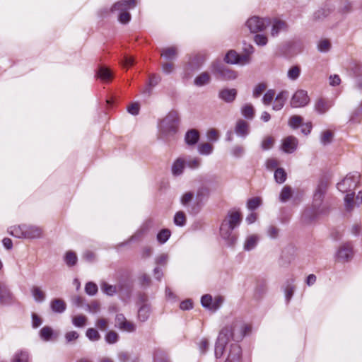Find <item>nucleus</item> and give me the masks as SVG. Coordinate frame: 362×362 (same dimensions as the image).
I'll return each mask as SVG.
<instances>
[{"instance_id": "f257e3e1", "label": "nucleus", "mask_w": 362, "mask_h": 362, "mask_svg": "<svg viewBox=\"0 0 362 362\" xmlns=\"http://www.w3.org/2000/svg\"><path fill=\"white\" fill-rule=\"evenodd\" d=\"M250 330V326L241 320H235L231 324L224 327L219 332L215 344V357L220 358L223 356L226 346L230 339L241 341Z\"/></svg>"}, {"instance_id": "f03ea898", "label": "nucleus", "mask_w": 362, "mask_h": 362, "mask_svg": "<svg viewBox=\"0 0 362 362\" xmlns=\"http://www.w3.org/2000/svg\"><path fill=\"white\" fill-rule=\"evenodd\" d=\"M241 221V214L237 209L228 211L222 221L219 228V233L221 238L225 240L228 245L232 246L236 243L238 235L234 230L240 225Z\"/></svg>"}, {"instance_id": "7ed1b4c3", "label": "nucleus", "mask_w": 362, "mask_h": 362, "mask_svg": "<svg viewBox=\"0 0 362 362\" xmlns=\"http://www.w3.org/2000/svg\"><path fill=\"white\" fill-rule=\"evenodd\" d=\"M327 183L320 182L313 195V217L316 218L321 216L327 215L330 209L328 202H324L325 194L327 192Z\"/></svg>"}, {"instance_id": "20e7f679", "label": "nucleus", "mask_w": 362, "mask_h": 362, "mask_svg": "<svg viewBox=\"0 0 362 362\" xmlns=\"http://www.w3.org/2000/svg\"><path fill=\"white\" fill-rule=\"evenodd\" d=\"M180 117L177 112L170 111L160 122L158 129L164 138L175 135L178 129Z\"/></svg>"}, {"instance_id": "39448f33", "label": "nucleus", "mask_w": 362, "mask_h": 362, "mask_svg": "<svg viewBox=\"0 0 362 362\" xmlns=\"http://www.w3.org/2000/svg\"><path fill=\"white\" fill-rule=\"evenodd\" d=\"M136 6L135 0H122L115 3L111 8L112 13H118L119 21L122 23H127L131 20V15L127 11Z\"/></svg>"}, {"instance_id": "423d86ee", "label": "nucleus", "mask_w": 362, "mask_h": 362, "mask_svg": "<svg viewBox=\"0 0 362 362\" xmlns=\"http://www.w3.org/2000/svg\"><path fill=\"white\" fill-rule=\"evenodd\" d=\"M359 181L360 174L358 172L349 173L337 183V189L342 193L352 192L357 187Z\"/></svg>"}, {"instance_id": "0eeeda50", "label": "nucleus", "mask_w": 362, "mask_h": 362, "mask_svg": "<svg viewBox=\"0 0 362 362\" xmlns=\"http://www.w3.org/2000/svg\"><path fill=\"white\" fill-rule=\"evenodd\" d=\"M212 72L217 75L218 78L224 81L235 80L238 77V73L232 69L226 68L223 64L218 62H214L211 64Z\"/></svg>"}, {"instance_id": "6e6552de", "label": "nucleus", "mask_w": 362, "mask_h": 362, "mask_svg": "<svg viewBox=\"0 0 362 362\" xmlns=\"http://www.w3.org/2000/svg\"><path fill=\"white\" fill-rule=\"evenodd\" d=\"M270 24V19L252 16L246 21V26L252 33L264 31Z\"/></svg>"}, {"instance_id": "1a4fd4ad", "label": "nucleus", "mask_w": 362, "mask_h": 362, "mask_svg": "<svg viewBox=\"0 0 362 362\" xmlns=\"http://www.w3.org/2000/svg\"><path fill=\"white\" fill-rule=\"evenodd\" d=\"M223 302L224 298L221 296H216L213 298L210 294H205L201 298L202 305L212 312L218 310Z\"/></svg>"}, {"instance_id": "9d476101", "label": "nucleus", "mask_w": 362, "mask_h": 362, "mask_svg": "<svg viewBox=\"0 0 362 362\" xmlns=\"http://www.w3.org/2000/svg\"><path fill=\"white\" fill-rule=\"evenodd\" d=\"M224 61L227 64L244 66L250 64L251 59L247 55H240L235 50H230L226 53Z\"/></svg>"}, {"instance_id": "9b49d317", "label": "nucleus", "mask_w": 362, "mask_h": 362, "mask_svg": "<svg viewBox=\"0 0 362 362\" xmlns=\"http://www.w3.org/2000/svg\"><path fill=\"white\" fill-rule=\"evenodd\" d=\"M207 55L206 53L199 52L194 54L189 58L186 67V71L189 75L191 72L198 70L206 60Z\"/></svg>"}, {"instance_id": "f8f14e48", "label": "nucleus", "mask_w": 362, "mask_h": 362, "mask_svg": "<svg viewBox=\"0 0 362 362\" xmlns=\"http://www.w3.org/2000/svg\"><path fill=\"white\" fill-rule=\"evenodd\" d=\"M310 103L308 92L305 90H298L292 96L291 106L294 108L303 107Z\"/></svg>"}, {"instance_id": "ddd939ff", "label": "nucleus", "mask_w": 362, "mask_h": 362, "mask_svg": "<svg viewBox=\"0 0 362 362\" xmlns=\"http://www.w3.org/2000/svg\"><path fill=\"white\" fill-rule=\"evenodd\" d=\"M148 298L145 295H141L139 298L140 307L138 310V319L141 322H146L151 313V305L147 303Z\"/></svg>"}, {"instance_id": "4468645a", "label": "nucleus", "mask_w": 362, "mask_h": 362, "mask_svg": "<svg viewBox=\"0 0 362 362\" xmlns=\"http://www.w3.org/2000/svg\"><path fill=\"white\" fill-rule=\"evenodd\" d=\"M354 256L353 246L351 243H344L338 249L335 257L337 261L346 262L350 261Z\"/></svg>"}, {"instance_id": "2eb2a0df", "label": "nucleus", "mask_w": 362, "mask_h": 362, "mask_svg": "<svg viewBox=\"0 0 362 362\" xmlns=\"http://www.w3.org/2000/svg\"><path fill=\"white\" fill-rule=\"evenodd\" d=\"M362 204V191H359L354 201V193H348L344 197V206L347 211H351L355 206Z\"/></svg>"}, {"instance_id": "dca6fc26", "label": "nucleus", "mask_w": 362, "mask_h": 362, "mask_svg": "<svg viewBox=\"0 0 362 362\" xmlns=\"http://www.w3.org/2000/svg\"><path fill=\"white\" fill-rule=\"evenodd\" d=\"M193 198L194 194L191 192H188L181 197L180 202L181 204L187 209L189 213L196 214L200 211L201 206L199 204H197L194 206L190 205Z\"/></svg>"}, {"instance_id": "f3484780", "label": "nucleus", "mask_w": 362, "mask_h": 362, "mask_svg": "<svg viewBox=\"0 0 362 362\" xmlns=\"http://www.w3.org/2000/svg\"><path fill=\"white\" fill-rule=\"evenodd\" d=\"M242 349L238 344H231L224 362H240Z\"/></svg>"}, {"instance_id": "a211bd4d", "label": "nucleus", "mask_w": 362, "mask_h": 362, "mask_svg": "<svg viewBox=\"0 0 362 362\" xmlns=\"http://www.w3.org/2000/svg\"><path fill=\"white\" fill-rule=\"evenodd\" d=\"M271 32L270 34L272 37H276L281 32H285L288 30V25L286 21L279 19L274 18L272 21L270 20Z\"/></svg>"}, {"instance_id": "6ab92c4d", "label": "nucleus", "mask_w": 362, "mask_h": 362, "mask_svg": "<svg viewBox=\"0 0 362 362\" xmlns=\"http://www.w3.org/2000/svg\"><path fill=\"white\" fill-rule=\"evenodd\" d=\"M43 230L42 228L35 225L25 224V238L27 239H37L42 236Z\"/></svg>"}, {"instance_id": "aec40b11", "label": "nucleus", "mask_w": 362, "mask_h": 362, "mask_svg": "<svg viewBox=\"0 0 362 362\" xmlns=\"http://www.w3.org/2000/svg\"><path fill=\"white\" fill-rule=\"evenodd\" d=\"M13 302V294L8 287L0 282V305H7Z\"/></svg>"}, {"instance_id": "412c9836", "label": "nucleus", "mask_w": 362, "mask_h": 362, "mask_svg": "<svg viewBox=\"0 0 362 362\" xmlns=\"http://www.w3.org/2000/svg\"><path fill=\"white\" fill-rule=\"evenodd\" d=\"M333 106V103L330 100L324 98L317 99L314 105L315 111L319 115H324Z\"/></svg>"}, {"instance_id": "4be33fe9", "label": "nucleus", "mask_w": 362, "mask_h": 362, "mask_svg": "<svg viewBox=\"0 0 362 362\" xmlns=\"http://www.w3.org/2000/svg\"><path fill=\"white\" fill-rule=\"evenodd\" d=\"M298 144V139L296 137L289 136L283 140L281 149L285 153H292L296 150Z\"/></svg>"}, {"instance_id": "5701e85b", "label": "nucleus", "mask_w": 362, "mask_h": 362, "mask_svg": "<svg viewBox=\"0 0 362 362\" xmlns=\"http://www.w3.org/2000/svg\"><path fill=\"white\" fill-rule=\"evenodd\" d=\"M186 157L180 156L177 158L172 165V173L175 176H179L183 173L186 166Z\"/></svg>"}, {"instance_id": "b1692460", "label": "nucleus", "mask_w": 362, "mask_h": 362, "mask_svg": "<svg viewBox=\"0 0 362 362\" xmlns=\"http://www.w3.org/2000/svg\"><path fill=\"white\" fill-rule=\"evenodd\" d=\"M199 137V132L195 129H192L185 133V142L189 146H194L198 143Z\"/></svg>"}, {"instance_id": "393cba45", "label": "nucleus", "mask_w": 362, "mask_h": 362, "mask_svg": "<svg viewBox=\"0 0 362 362\" xmlns=\"http://www.w3.org/2000/svg\"><path fill=\"white\" fill-rule=\"evenodd\" d=\"M259 239V236L257 234H252L247 236L243 244L244 250L251 251L254 250L257 247Z\"/></svg>"}, {"instance_id": "a878e982", "label": "nucleus", "mask_w": 362, "mask_h": 362, "mask_svg": "<svg viewBox=\"0 0 362 362\" xmlns=\"http://www.w3.org/2000/svg\"><path fill=\"white\" fill-rule=\"evenodd\" d=\"M218 96L226 103H232L237 96V90L235 88H225L219 92Z\"/></svg>"}, {"instance_id": "bb28decb", "label": "nucleus", "mask_w": 362, "mask_h": 362, "mask_svg": "<svg viewBox=\"0 0 362 362\" xmlns=\"http://www.w3.org/2000/svg\"><path fill=\"white\" fill-rule=\"evenodd\" d=\"M235 132L240 137H246L250 132L249 124L245 121L239 119L236 123Z\"/></svg>"}, {"instance_id": "cd10ccee", "label": "nucleus", "mask_w": 362, "mask_h": 362, "mask_svg": "<svg viewBox=\"0 0 362 362\" xmlns=\"http://www.w3.org/2000/svg\"><path fill=\"white\" fill-rule=\"evenodd\" d=\"M288 97L286 91L279 93L275 98L273 110L278 111L282 109Z\"/></svg>"}, {"instance_id": "c85d7f7f", "label": "nucleus", "mask_w": 362, "mask_h": 362, "mask_svg": "<svg viewBox=\"0 0 362 362\" xmlns=\"http://www.w3.org/2000/svg\"><path fill=\"white\" fill-rule=\"evenodd\" d=\"M160 54L165 59L173 60L177 58V49L174 46L163 48L160 50Z\"/></svg>"}, {"instance_id": "c756f323", "label": "nucleus", "mask_w": 362, "mask_h": 362, "mask_svg": "<svg viewBox=\"0 0 362 362\" xmlns=\"http://www.w3.org/2000/svg\"><path fill=\"white\" fill-rule=\"evenodd\" d=\"M50 308L52 310L57 313H62L66 308L65 302L59 298L54 299L50 303Z\"/></svg>"}, {"instance_id": "7c9ffc66", "label": "nucleus", "mask_w": 362, "mask_h": 362, "mask_svg": "<svg viewBox=\"0 0 362 362\" xmlns=\"http://www.w3.org/2000/svg\"><path fill=\"white\" fill-rule=\"evenodd\" d=\"M294 279H291L286 281L284 285V294L285 299L287 303H288L293 296V293L295 291V286L293 285Z\"/></svg>"}, {"instance_id": "2f4dec72", "label": "nucleus", "mask_w": 362, "mask_h": 362, "mask_svg": "<svg viewBox=\"0 0 362 362\" xmlns=\"http://www.w3.org/2000/svg\"><path fill=\"white\" fill-rule=\"evenodd\" d=\"M332 11L333 8L331 6H325L316 11L313 14V18L315 20H322L329 16Z\"/></svg>"}, {"instance_id": "473e14b6", "label": "nucleus", "mask_w": 362, "mask_h": 362, "mask_svg": "<svg viewBox=\"0 0 362 362\" xmlns=\"http://www.w3.org/2000/svg\"><path fill=\"white\" fill-rule=\"evenodd\" d=\"M25 224L13 226L9 228L8 233L17 238H25Z\"/></svg>"}, {"instance_id": "72a5a7b5", "label": "nucleus", "mask_w": 362, "mask_h": 362, "mask_svg": "<svg viewBox=\"0 0 362 362\" xmlns=\"http://www.w3.org/2000/svg\"><path fill=\"white\" fill-rule=\"evenodd\" d=\"M211 77L209 73L202 72L194 78V85L199 87L208 84L210 82Z\"/></svg>"}, {"instance_id": "f704fd0d", "label": "nucleus", "mask_w": 362, "mask_h": 362, "mask_svg": "<svg viewBox=\"0 0 362 362\" xmlns=\"http://www.w3.org/2000/svg\"><path fill=\"white\" fill-rule=\"evenodd\" d=\"M351 75L353 77L358 78L362 76V64L358 62H351L349 66Z\"/></svg>"}, {"instance_id": "c9c22d12", "label": "nucleus", "mask_w": 362, "mask_h": 362, "mask_svg": "<svg viewBox=\"0 0 362 362\" xmlns=\"http://www.w3.org/2000/svg\"><path fill=\"white\" fill-rule=\"evenodd\" d=\"M148 229V225L147 223L143 225L133 235L130 237L129 240L127 242L123 243L120 245H124L129 243V242L140 239L144 235V233H146Z\"/></svg>"}, {"instance_id": "e433bc0d", "label": "nucleus", "mask_w": 362, "mask_h": 362, "mask_svg": "<svg viewBox=\"0 0 362 362\" xmlns=\"http://www.w3.org/2000/svg\"><path fill=\"white\" fill-rule=\"evenodd\" d=\"M214 146L209 143H202L198 145L197 151L202 156H209L213 153Z\"/></svg>"}, {"instance_id": "4c0bfd02", "label": "nucleus", "mask_w": 362, "mask_h": 362, "mask_svg": "<svg viewBox=\"0 0 362 362\" xmlns=\"http://www.w3.org/2000/svg\"><path fill=\"white\" fill-rule=\"evenodd\" d=\"M96 75L103 81H108L112 78L111 71L105 66H100L96 73Z\"/></svg>"}, {"instance_id": "58836bf2", "label": "nucleus", "mask_w": 362, "mask_h": 362, "mask_svg": "<svg viewBox=\"0 0 362 362\" xmlns=\"http://www.w3.org/2000/svg\"><path fill=\"white\" fill-rule=\"evenodd\" d=\"M100 288L104 293L110 296H114L117 291L116 286L110 285L105 281L100 284Z\"/></svg>"}, {"instance_id": "ea45409f", "label": "nucleus", "mask_w": 362, "mask_h": 362, "mask_svg": "<svg viewBox=\"0 0 362 362\" xmlns=\"http://www.w3.org/2000/svg\"><path fill=\"white\" fill-rule=\"evenodd\" d=\"M31 293L35 301L41 303L45 300V293L40 287L33 286L31 289Z\"/></svg>"}, {"instance_id": "a19ab883", "label": "nucleus", "mask_w": 362, "mask_h": 362, "mask_svg": "<svg viewBox=\"0 0 362 362\" xmlns=\"http://www.w3.org/2000/svg\"><path fill=\"white\" fill-rule=\"evenodd\" d=\"M241 113L247 119H252L255 115L254 107L251 104H246L241 108Z\"/></svg>"}, {"instance_id": "79ce46f5", "label": "nucleus", "mask_w": 362, "mask_h": 362, "mask_svg": "<svg viewBox=\"0 0 362 362\" xmlns=\"http://www.w3.org/2000/svg\"><path fill=\"white\" fill-rule=\"evenodd\" d=\"M186 166L191 170L198 169L202 165V159L198 157L186 158Z\"/></svg>"}, {"instance_id": "37998d69", "label": "nucleus", "mask_w": 362, "mask_h": 362, "mask_svg": "<svg viewBox=\"0 0 362 362\" xmlns=\"http://www.w3.org/2000/svg\"><path fill=\"white\" fill-rule=\"evenodd\" d=\"M53 335V329L48 326L42 327L40 331V337L44 341H49Z\"/></svg>"}, {"instance_id": "c03bdc74", "label": "nucleus", "mask_w": 362, "mask_h": 362, "mask_svg": "<svg viewBox=\"0 0 362 362\" xmlns=\"http://www.w3.org/2000/svg\"><path fill=\"white\" fill-rule=\"evenodd\" d=\"M28 351L21 350L14 354L12 362H28Z\"/></svg>"}, {"instance_id": "a18cd8bd", "label": "nucleus", "mask_w": 362, "mask_h": 362, "mask_svg": "<svg viewBox=\"0 0 362 362\" xmlns=\"http://www.w3.org/2000/svg\"><path fill=\"white\" fill-rule=\"evenodd\" d=\"M174 223L180 227L186 224V216L183 211H177L174 216Z\"/></svg>"}, {"instance_id": "49530a36", "label": "nucleus", "mask_w": 362, "mask_h": 362, "mask_svg": "<svg viewBox=\"0 0 362 362\" xmlns=\"http://www.w3.org/2000/svg\"><path fill=\"white\" fill-rule=\"evenodd\" d=\"M352 4L349 0H341L339 3L338 10L342 13H346L351 11Z\"/></svg>"}, {"instance_id": "de8ad7c7", "label": "nucleus", "mask_w": 362, "mask_h": 362, "mask_svg": "<svg viewBox=\"0 0 362 362\" xmlns=\"http://www.w3.org/2000/svg\"><path fill=\"white\" fill-rule=\"evenodd\" d=\"M292 189L289 186H284L279 194V200L281 202H286L291 197Z\"/></svg>"}, {"instance_id": "09e8293b", "label": "nucleus", "mask_w": 362, "mask_h": 362, "mask_svg": "<svg viewBox=\"0 0 362 362\" xmlns=\"http://www.w3.org/2000/svg\"><path fill=\"white\" fill-rule=\"evenodd\" d=\"M78 258L76 255L72 252L69 251L66 253L64 257V261L67 266L69 267H73L74 266L77 262Z\"/></svg>"}, {"instance_id": "8fccbe9b", "label": "nucleus", "mask_w": 362, "mask_h": 362, "mask_svg": "<svg viewBox=\"0 0 362 362\" xmlns=\"http://www.w3.org/2000/svg\"><path fill=\"white\" fill-rule=\"evenodd\" d=\"M300 74V69L298 66H291L287 73V76L290 80L296 81L298 78Z\"/></svg>"}, {"instance_id": "3c124183", "label": "nucleus", "mask_w": 362, "mask_h": 362, "mask_svg": "<svg viewBox=\"0 0 362 362\" xmlns=\"http://www.w3.org/2000/svg\"><path fill=\"white\" fill-rule=\"evenodd\" d=\"M286 173L281 168H277L274 172V179L277 183H284L286 180Z\"/></svg>"}, {"instance_id": "603ef678", "label": "nucleus", "mask_w": 362, "mask_h": 362, "mask_svg": "<svg viewBox=\"0 0 362 362\" xmlns=\"http://www.w3.org/2000/svg\"><path fill=\"white\" fill-rule=\"evenodd\" d=\"M267 235L271 239H276L279 236L280 229L273 225H270L266 230Z\"/></svg>"}, {"instance_id": "864d4df0", "label": "nucleus", "mask_w": 362, "mask_h": 362, "mask_svg": "<svg viewBox=\"0 0 362 362\" xmlns=\"http://www.w3.org/2000/svg\"><path fill=\"white\" fill-rule=\"evenodd\" d=\"M331 48V43L327 39L320 40L317 44V49L320 52H328Z\"/></svg>"}, {"instance_id": "5fc2aeb1", "label": "nucleus", "mask_w": 362, "mask_h": 362, "mask_svg": "<svg viewBox=\"0 0 362 362\" xmlns=\"http://www.w3.org/2000/svg\"><path fill=\"white\" fill-rule=\"evenodd\" d=\"M86 337L92 341H98L100 339L99 332L94 328H88L86 332Z\"/></svg>"}, {"instance_id": "6e6d98bb", "label": "nucleus", "mask_w": 362, "mask_h": 362, "mask_svg": "<svg viewBox=\"0 0 362 362\" xmlns=\"http://www.w3.org/2000/svg\"><path fill=\"white\" fill-rule=\"evenodd\" d=\"M171 233L168 229L161 230L157 235V240L160 244H164L169 239Z\"/></svg>"}, {"instance_id": "4d7b16f0", "label": "nucleus", "mask_w": 362, "mask_h": 362, "mask_svg": "<svg viewBox=\"0 0 362 362\" xmlns=\"http://www.w3.org/2000/svg\"><path fill=\"white\" fill-rule=\"evenodd\" d=\"M105 341L109 344H113L117 342L119 340V335L115 331H109L105 337Z\"/></svg>"}, {"instance_id": "13d9d810", "label": "nucleus", "mask_w": 362, "mask_h": 362, "mask_svg": "<svg viewBox=\"0 0 362 362\" xmlns=\"http://www.w3.org/2000/svg\"><path fill=\"white\" fill-rule=\"evenodd\" d=\"M119 329L122 331L133 332L136 330V325L134 323L126 320L124 323L121 325Z\"/></svg>"}, {"instance_id": "bf43d9fd", "label": "nucleus", "mask_w": 362, "mask_h": 362, "mask_svg": "<svg viewBox=\"0 0 362 362\" xmlns=\"http://www.w3.org/2000/svg\"><path fill=\"white\" fill-rule=\"evenodd\" d=\"M85 291L89 296H94L98 292V286L93 282H88L85 286Z\"/></svg>"}, {"instance_id": "052dcab7", "label": "nucleus", "mask_w": 362, "mask_h": 362, "mask_svg": "<svg viewBox=\"0 0 362 362\" xmlns=\"http://www.w3.org/2000/svg\"><path fill=\"white\" fill-rule=\"evenodd\" d=\"M86 317L80 315L73 317L72 323L75 327H82L86 325Z\"/></svg>"}, {"instance_id": "680f3d73", "label": "nucleus", "mask_w": 362, "mask_h": 362, "mask_svg": "<svg viewBox=\"0 0 362 362\" xmlns=\"http://www.w3.org/2000/svg\"><path fill=\"white\" fill-rule=\"evenodd\" d=\"M275 91L272 89L268 90L263 96L262 101L265 105H269L273 100Z\"/></svg>"}, {"instance_id": "e2e57ef3", "label": "nucleus", "mask_w": 362, "mask_h": 362, "mask_svg": "<svg viewBox=\"0 0 362 362\" xmlns=\"http://www.w3.org/2000/svg\"><path fill=\"white\" fill-rule=\"evenodd\" d=\"M254 41L258 46H265L268 42V38L265 35L257 33L254 37Z\"/></svg>"}, {"instance_id": "0e129e2a", "label": "nucleus", "mask_w": 362, "mask_h": 362, "mask_svg": "<svg viewBox=\"0 0 362 362\" xmlns=\"http://www.w3.org/2000/svg\"><path fill=\"white\" fill-rule=\"evenodd\" d=\"M332 137L333 134L330 131L327 130L322 133L320 141L323 145H327L331 143Z\"/></svg>"}, {"instance_id": "69168bd1", "label": "nucleus", "mask_w": 362, "mask_h": 362, "mask_svg": "<svg viewBox=\"0 0 362 362\" xmlns=\"http://www.w3.org/2000/svg\"><path fill=\"white\" fill-rule=\"evenodd\" d=\"M261 204V199L258 197L250 199L247 201V206L250 210H255Z\"/></svg>"}, {"instance_id": "338daca9", "label": "nucleus", "mask_w": 362, "mask_h": 362, "mask_svg": "<svg viewBox=\"0 0 362 362\" xmlns=\"http://www.w3.org/2000/svg\"><path fill=\"white\" fill-rule=\"evenodd\" d=\"M64 337H65L66 343L70 344V343L76 341V339H78V338L79 337V334L76 331H70L65 334Z\"/></svg>"}, {"instance_id": "774afa93", "label": "nucleus", "mask_w": 362, "mask_h": 362, "mask_svg": "<svg viewBox=\"0 0 362 362\" xmlns=\"http://www.w3.org/2000/svg\"><path fill=\"white\" fill-rule=\"evenodd\" d=\"M266 88H267L266 84H264L263 83L257 84L253 90V93H252L253 97L254 98L259 97L262 94V93L266 90Z\"/></svg>"}]
</instances>
